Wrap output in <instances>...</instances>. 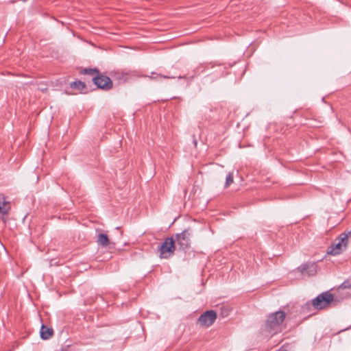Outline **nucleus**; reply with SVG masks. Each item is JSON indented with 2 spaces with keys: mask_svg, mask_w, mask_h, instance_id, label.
<instances>
[{
  "mask_svg": "<svg viewBox=\"0 0 351 351\" xmlns=\"http://www.w3.org/2000/svg\"><path fill=\"white\" fill-rule=\"evenodd\" d=\"M145 77H149L152 80H158V79H169V78H173L174 77L169 76V75H162L161 74H158L155 72L151 73L150 75H145Z\"/></svg>",
  "mask_w": 351,
  "mask_h": 351,
  "instance_id": "obj_13",
  "label": "nucleus"
},
{
  "mask_svg": "<svg viewBox=\"0 0 351 351\" xmlns=\"http://www.w3.org/2000/svg\"><path fill=\"white\" fill-rule=\"evenodd\" d=\"M97 242L98 245H99L102 247L107 246L109 243V239H108V235L106 234H103V233L99 234L97 236Z\"/></svg>",
  "mask_w": 351,
  "mask_h": 351,
  "instance_id": "obj_10",
  "label": "nucleus"
},
{
  "mask_svg": "<svg viewBox=\"0 0 351 351\" xmlns=\"http://www.w3.org/2000/svg\"><path fill=\"white\" fill-rule=\"evenodd\" d=\"M342 234H345L348 235V239L349 237H351V230H350V231H348V232H343Z\"/></svg>",
  "mask_w": 351,
  "mask_h": 351,
  "instance_id": "obj_17",
  "label": "nucleus"
},
{
  "mask_svg": "<svg viewBox=\"0 0 351 351\" xmlns=\"http://www.w3.org/2000/svg\"><path fill=\"white\" fill-rule=\"evenodd\" d=\"M285 317L286 313L283 311H278L267 315L264 330L268 335L272 337L282 331V326Z\"/></svg>",
  "mask_w": 351,
  "mask_h": 351,
  "instance_id": "obj_2",
  "label": "nucleus"
},
{
  "mask_svg": "<svg viewBox=\"0 0 351 351\" xmlns=\"http://www.w3.org/2000/svg\"><path fill=\"white\" fill-rule=\"evenodd\" d=\"M348 235L341 234L337 239L328 247L327 252L332 255L341 254L347 247Z\"/></svg>",
  "mask_w": 351,
  "mask_h": 351,
  "instance_id": "obj_3",
  "label": "nucleus"
},
{
  "mask_svg": "<svg viewBox=\"0 0 351 351\" xmlns=\"http://www.w3.org/2000/svg\"><path fill=\"white\" fill-rule=\"evenodd\" d=\"M233 182V173L229 172L226 177L225 187H228Z\"/></svg>",
  "mask_w": 351,
  "mask_h": 351,
  "instance_id": "obj_15",
  "label": "nucleus"
},
{
  "mask_svg": "<svg viewBox=\"0 0 351 351\" xmlns=\"http://www.w3.org/2000/svg\"><path fill=\"white\" fill-rule=\"evenodd\" d=\"M99 69H96V68H94V69H85L83 70V71H82V73H84V74H87V75H91L93 76V77L95 76V75H97L98 74H99Z\"/></svg>",
  "mask_w": 351,
  "mask_h": 351,
  "instance_id": "obj_14",
  "label": "nucleus"
},
{
  "mask_svg": "<svg viewBox=\"0 0 351 351\" xmlns=\"http://www.w3.org/2000/svg\"><path fill=\"white\" fill-rule=\"evenodd\" d=\"M94 84L100 89L104 90H109L113 86V83L111 79L103 74H98L97 75H95L92 79Z\"/></svg>",
  "mask_w": 351,
  "mask_h": 351,
  "instance_id": "obj_5",
  "label": "nucleus"
},
{
  "mask_svg": "<svg viewBox=\"0 0 351 351\" xmlns=\"http://www.w3.org/2000/svg\"><path fill=\"white\" fill-rule=\"evenodd\" d=\"M53 335V330L52 328H49L44 324L41 326L40 335V338L44 340L49 339Z\"/></svg>",
  "mask_w": 351,
  "mask_h": 351,
  "instance_id": "obj_9",
  "label": "nucleus"
},
{
  "mask_svg": "<svg viewBox=\"0 0 351 351\" xmlns=\"http://www.w3.org/2000/svg\"><path fill=\"white\" fill-rule=\"evenodd\" d=\"M276 351H287V350L283 348H281L278 350H276Z\"/></svg>",
  "mask_w": 351,
  "mask_h": 351,
  "instance_id": "obj_18",
  "label": "nucleus"
},
{
  "mask_svg": "<svg viewBox=\"0 0 351 351\" xmlns=\"http://www.w3.org/2000/svg\"><path fill=\"white\" fill-rule=\"evenodd\" d=\"M217 313L213 310H208L202 313L197 319V323L203 327L211 326L217 319Z\"/></svg>",
  "mask_w": 351,
  "mask_h": 351,
  "instance_id": "obj_6",
  "label": "nucleus"
},
{
  "mask_svg": "<svg viewBox=\"0 0 351 351\" xmlns=\"http://www.w3.org/2000/svg\"><path fill=\"white\" fill-rule=\"evenodd\" d=\"M8 204L9 203L8 202H0V213L3 215H7L8 213L10 208Z\"/></svg>",
  "mask_w": 351,
  "mask_h": 351,
  "instance_id": "obj_12",
  "label": "nucleus"
},
{
  "mask_svg": "<svg viewBox=\"0 0 351 351\" xmlns=\"http://www.w3.org/2000/svg\"><path fill=\"white\" fill-rule=\"evenodd\" d=\"M351 290V278L344 280L337 289V295L341 298H347L349 296L348 293L345 292L346 290Z\"/></svg>",
  "mask_w": 351,
  "mask_h": 351,
  "instance_id": "obj_8",
  "label": "nucleus"
},
{
  "mask_svg": "<svg viewBox=\"0 0 351 351\" xmlns=\"http://www.w3.org/2000/svg\"><path fill=\"white\" fill-rule=\"evenodd\" d=\"M335 295L329 291H324L319 294L315 298L306 302L302 306L303 312H310L312 308L315 310H322L334 306Z\"/></svg>",
  "mask_w": 351,
  "mask_h": 351,
  "instance_id": "obj_1",
  "label": "nucleus"
},
{
  "mask_svg": "<svg viewBox=\"0 0 351 351\" xmlns=\"http://www.w3.org/2000/svg\"><path fill=\"white\" fill-rule=\"evenodd\" d=\"M174 250L175 240L172 237H167L160 246V257L167 258L173 254Z\"/></svg>",
  "mask_w": 351,
  "mask_h": 351,
  "instance_id": "obj_4",
  "label": "nucleus"
},
{
  "mask_svg": "<svg viewBox=\"0 0 351 351\" xmlns=\"http://www.w3.org/2000/svg\"><path fill=\"white\" fill-rule=\"evenodd\" d=\"M71 88L73 89H77L79 90H83L86 88V84L84 82L80 80H76L71 83Z\"/></svg>",
  "mask_w": 351,
  "mask_h": 351,
  "instance_id": "obj_11",
  "label": "nucleus"
},
{
  "mask_svg": "<svg viewBox=\"0 0 351 351\" xmlns=\"http://www.w3.org/2000/svg\"><path fill=\"white\" fill-rule=\"evenodd\" d=\"M190 236L191 233L189 230L187 229L184 230L181 233L175 235V242L178 243L180 249L185 250L190 246Z\"/></svg>",
  "mask_w": 351,
  "mask_h": 351,
  "instance_id": "obj_7",
  "label": "nucleus"
},
{
  "mask_svg": "<svg viewBox=\"0 0 351 351\" xmlns=\"http://www.w3.org/2000/svg\"><path fill=\"white\" fill-rule=\"evenodd\" d=\"M313 265H310L309 264H302L301 265L300 267H298V269L299 271L302 274H305L306 272L307 271V270L311 267H313Z\"/></svg>",
  "mask_w": 351,
  "mask_h": 351,
  "instance_id": "obj_16",
  "label": "nucleus"
}]
</instances>
